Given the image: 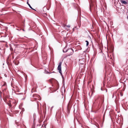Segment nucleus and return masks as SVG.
Wrapping results in <instances>:
<instances>
[{"mask_svg": "<svg viewBox=\"0 0 128 128\" xmlns=\"http://www.w3.org/2000/svg\"><path fill=\"white\" fill-rule=\"evenodd\" d=\"M68 52V56H69L72 54L74 52V51L72 49H69L65 51V52Z\"/></svg>", "mask_w": 128, "mask_h": 128, "instance_id": "f257e3e1", "label": "nucleus"}, {"mask_svg": "<svg viewBox=\"0 0 128 128\" xmlns=\"http://www.w3.org/2000/svg\"><path fill=\"white\" fill-rule=\"evenodd\" d=\"M62 64V62H60L58 65V67L57 68L58 70L59 71L60 73L61 74H62V71L61 70Z\"/></svg>", "mask_w": 128, "mask_h": 128, "instance_id": "f03ea898", "label": "nucleus"}, {"mask_svg": "<svg viewBox=\"0 0 128 128\" xmlns=\"http://www.w3.org/2000/svg\"><path fill=\"white\" fill-rule=\"evenodd\" d=\"M117 93V94L118 95H120L121 96H122L123 95V94L121 92H120L119 93H117V92H114L113 93V95H112V97H114V96H116V94Z\"/></svg>", "mask_w": 128, "mask_h": 128, "instance_id": "7ed1b4c3", "label": "nucleus"}, {"mask_svg": "<svg viewBox=\"0 0 128 128\" xmlns=\"http://www.w3.org/2000/svg\"><path fill=\"white\" fill-rule=\"evenodd\" d=\"M37 106L38 110L39 111H41L42 110L41 104L40 103L38 102L37 103Z\"/></svg>", "mask_w": 128, "mask_h": 128, "instance_id": "20e7f679", "label": "nucleus"}, {"mask_svg": "<svg viewBox=\"0 0 128 128\" xmlns=\"http://www.w3.org/2000/svg\"><path fill=\"white\" fill-rule=\"evenodd\" d=\"M84 59H80L79 60V63L81 64H84Z\"/></svg>", "mask_w": 128, "mask_h": 128, "instance_id": "39448f33", "label": "nucleus"}, {"mask_svg": "<svg viewBox=\"0 0 128 128\" xmlns=\"http://www.w3.org/2000/svg\"><path fill=\"white\" fill-rule=\"evenodd\" d=\"M34 97H35L36 96L37 97H38V99L39 100H40L41 99V98L40 97V96H38V95H33Z\"/></svg>", "mask_w": 128, "mask_h": 128, "instance_id": "423d86ee", "label": "nucleus"}, {"mask_svg": "<svg viewBox=\"0 0 128 128\" xmlns=\"http://www.w3.org/2000/svg\"><path fill=\"white\" fill-rule=\"evenodd\" d=\"M121 2L122 3L124 4H127V2L126 1H124L122 0H120Z\"/></svg>", "mask_w": 128, "mask_h": 128, "instance_id": "0eeeda50", "label": "nucleus"}, {"mask_svg": "<svg viewBox=\"0 0 128 128\" xmlns=\"http://www.w3.org/2000/svg\"><path fill=\"white\" fill-rule=\"evenodd\" d=\"M27 4H28V5L29 6V7H30V8L32 9H33L32 8V7L30 5V4H29L28 3V2H27Z\"/></svg>", "mask_w": 128, "mask_h": 128, "instance_id": "6e6552de", "label": "nucleus"}, {"mask_svg": "<svg viewBox=\"0 0 128 128\" xmlns=\"http://www.w3.org/2000/svg\"><path fill=\"white\" fill-rule=\"evenodd\" d=\"M62 26L64 27L65 28H66V25L65 24H63L62 25Z\"/></svg>", "mask_w": 128, "mask_h": 128, "instance_id": "1a4fd4ad", "label": "nucleus"}, {"mask_svg": "<svg viewBox=\"0 0 128 128\" xmlns=\"http://www.w3.org/2000/svg\"><path fill=\"white\" fill-rule=\"evenodd\" d=\"M86 46H87L88 45V44H89L87 40H86Z\"/></svg>", "mask_w": 128, "mask_h": 128, "instance_id": "9d476101", "label": "nucleus"}, {"mask_svg": "<svg viewBox=\"0 0 128 128\" xmlns=\"http://www.w3.org/2000/svg\"><path fill=\"white\" fill-rule=\"evenodd\" d=\"M24 108H22V111L21 112H20V113H23V112H24Z\"/></svg>", "mask_w": 128, "mask_h": 128, "instance_id": "9b49d317", "label": "nucleus"}, {"mask_svg": "<svg viewBox=\"0 0 128 128\" xmlns=\"http://www.w3.org/2000/svg\"><path fill=\"white\" fill-rule=\"evenodd\" d=\"M18 28H22L24 26L23 25H22V26H21L20 25H19L18 26Z\"/></svg>", "mask_w": 128, "mask_h": 128, "instance_id": "f8f14e48", "label": "nucleus"}, {"mask_svg": "<svg viewBox=\"0 0 128 128\" xmlns=\"http://www.w3.org/2000/svg\"><path fill=\"white\" fill-rule=\"evenodd\" d=\"M16 90L17 91L19 92V88L18 87H16Z\"/></svg>", "mask_w": 128, "mask_h": 128, "instance_id": "ddd939ff", "label": "nucleus"}, {"mask_svg": "<svg viewBox=\"0 0 128 128\" xmlns=\"http://www.w3.org/2000/svg\"><path fill=\"white\" fill-rule=\"evenodd\" d=\"M66 27H67L68 28H70V25H67V26L66 25Z\"/></svg>", "mask_w": 128, "mask_h": 128, "instance_id": "4468645a", "label": "nucleus"}, {"mask_svg": "<svg viewBox=\"0 0 128 128\" xmlns=\"http://www.w3.org/2000/svg\"><path fill=\"white\" fill-rule=\"evenodd\" d=\"M47 16V14L46 13H45V14H44V15H43L44 16Z\"/></svg>", "mask_w": 128, "mask_h": 128, "instance_id": "2eb2a0df", "label": "nucleus"}, {"mask_svg": "<svg viewBox=\"0 0 128 128\" xmlns=\"http://www.w3.org/2000/svg\"><path fill=\"white\" fill-rule=\"evenodd\" d=\"M6 85V83H4V84L2 85V86H5Z\"/></svg>", "mask_w": 128, "mask_h": 128, "instance_id": "dca6fc26", "label": "nucleus"}, {"mask_svg": "<svg viewBox=\"0 0 128 128\" xmlns=\"http://www.w3.org/2000/svg\"><path fill=\"white\" fill-rule=\"evenodd\" d=\"M52 80H53V79H52V80H50V82L51 83H52Z\"/></svg>", "mask_w": 128, "mask_h": 128, "instance_id": "f3484780", "label": "nucleus"}, {"mask_svg": "<svg viewBox=\"0 0 128 128\" xmlns=\"http://www.w3.org/2000/svg\"><path fill=\"white\" fill-rule=\"evenodd\" d=\"M66 51H65V50H63V52H65V51H66Z\"/></svg>", "mask_w": 128, "mask_h": 128, "instance_id": "a211bd4d", "label": "nucleus"}, {"mask_svg": "<svg viewBox=\"0 0 128 128\" xmlns=\"http://www.w3.org/2000/svg\"><path fill=\"white\" fill-rule=\"evenodd\" d=\"M90 82H88V84H89V83H90Z\"/></svg>", "mask_w": 128, "mask_h": 128, "instance_id": "6ab92c4d", "label": "nucleus"}, {"mask_svg": "<svg viewBox=\"0 0 128 128\" xmlns=\"http://www.w3.org/2000/svg\"><path fill=\"white\" fill-rule=\"evenodd\" d=\"M0 94L2 93L0 91Z\"/></svg>", "mask_w": 128, "mask_h": 128, "instance_id": "aec40b11", "label": "nucleus"}, {"mask_svg": "<svg viewBox=\"0 0 128 128\" xmlns=\"http://www.w3.org/2000/svg\"><path fill=\"white\" fill-rule=\"evenodd\" d=\"M24 31V29H22Z\"/></svg>", "mask_w": 128, "mask_h": 128, "instance_id": "412c9836", "label": "nucleus"}]
</instances>
